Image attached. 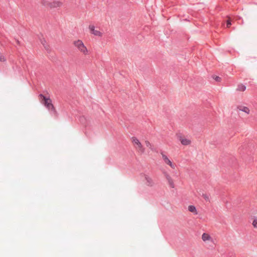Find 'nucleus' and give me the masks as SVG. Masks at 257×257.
<instances>
[{
  "mask_svg": "<svg viewBox=\"0 0 257 257\" xmlns=\"http://www.w3.org/2000/svg\"><path fill=\"white\" fill-rule=\"evenodd\" d=\"M42 4L46 7L53 9L55 8H61L63 6V3L60 0H43L42 2Z\"/></svg>",
  "mask_w": 257,
  "mask_h": 257,
  "instance_id": "f257e3e1",
  "label": "nucleus"
},
{
  "mask_svg": "<svg viewBox=\"0 0 257 257\" xmlns=\"http://www.w3.org/2000/svg\"><path fill=\"white\" fill-rule=\"evenodd\" d=\"M73 44L83 55H87L88 54V50L81 40H75L73 41Z\"/></svg>",
  "mask_w": 257,
  "mask_h": 257,
  "instance_id": "f03ea898",
  "label": "nucleus"
},
{
  "mask_svg": "<svg viewBox=\"0 0 257 257\" xmlns=\"http://www.w3.org/2000/svg\"><path fill=\"white\" fill-rule=\"evenodd\" d=\"M88 29L90 33L95 36L101 38L103 35V30L100 28L95 27L93 25H90Z\"/></svg>",
  "mask_w": 257,
  "mask_h": 257,
  "instance_id": "7ed1b4c3",
  "label": "nucleus"
},
{
  "mask_svg": "<svg viewBox=\"0 0 257 257\" xmlns=\"http://www.w3.org/2000/svg\"><path fill=\"white\" fill-rule=\"evenodd\" d=\"M39 97L41 102L43 103L48 109L51 110H55L54 107L52 103V100L49 98H47L42 94H40Z\"/></svg>",
  "mask_w": 257,
  "mask_h": 257,
  "instance_id": "20e7f679",
  "label": "nucleus"
},
{
  "mask_svg": "<svg viewBox=\"0 0 257 257\" xmlns=\"http://www.w3.org/2000/svg\"><path fill=\"white\" fill-rule=\"evenodd\" d=\"M131 141L134 147L139 153L143 154L144 153L145 148L143 147L139 139L134 137L132 138Z\"/></svg>",
  "mask_w": 257,
  "mask_h": 257,
  "instance_id": "39448f33",
  "label": "nucleus"
},
{
  "mask_svg": "<svg viewBox=\"0 0 257 257\" xmlns=\"http://www.w3.org/2000/svg\"><path fill=\"white\" fill-rule=\"evenodd\" d=\"M162 160L164 163L170 167L172 169H175L177 167L176 164L171 160L169 157L163 153H161Z\"/></svg>",
  "mask_w": 257,
  "mask_h": 257,
  "instance_id": "423d86ee",
  "label": "nucleus"
},
{
  "mask_svg": "<svg viewBox=\"0 0 257 257\" xmlns=\"http://www.w3.org/2000/svg\"><path fill=\"white\" fill-rule=\"evenodd\" d=\"M178 138L181 144L183 146H189L192 143L191 140L185 136H179L178 137Z\"/></svg>",
  "mask_w": 257,
  "mask_h": 257,
  "instance_id": "0eeeda50",
  "label": "nucleus"
},
{
  "mask_svg": "<svg viewBox=\"0 0 257 257\" xmlns=\"http://www.w3.org/2000/svg\"><path fill=\"white\" fill-rule=\"evenodd\" d=\"M144 182L147 186L152 187L155 185V183L153 179L148 175H144Z\"/></svg>",
  "mask_w": 257,
  "mask_h": 257,
  "instance_id": "6e6552de",
  "label": "nucleus"
},
{
  "mask_svg": "<svg viewBox=\"0 0 257 257\" xmlns=\"http://www.w3.org/2000/svg\"><path fill=\"white\" fill-rule=\"evenodd\" d=\"M165 176L169 187L171 188H174L175 187V182L172 177L167 173L165 174Z\"/></svg>",
  "mask_w": 257,
  "mask_h": 257,
  "instance_id": "1a4fd4ad",
  "label": "nucleus"
},
{
  "mask_svg": "<svg viewBox=\"0 0 257 257\" xmlns=\"http://www.w3.org/2000/svg\"><path fill=\"white\" fill-rule=\"evenodd\" d=\"M201 239L205 242H209L213 241L212 237L210 236V234H209L207 233H203L202 234Z\"/></svg>",
  "mask_w": 257,
  "mask_h": 257,
  "instance_id": "9d476101",
  "label": "nucleus"
},
{
  "mask_svg": "<svg viewBox=\"0 0 257 257\" xmlns=\"http://www.w3.org/2000/svg\"><path fill=\"white\" fill-rule=\"evenodd\" d=\"M236 108L237 110L244 112L246 114H249L250 113L249 108L243 105H238L237 106Z\"/></svg>",
  "mask_w": 257,
  "mask_h": 257,
  "instance_id": "9b49d317",
  "label": "nucleus"
},
{
  "mask_svg": "<svg viewBox=\"0 0 257 257\" xmlns=\"http://www.w3.org/2000/svg\"><path fill=\"white\" fill-rule=\"evenodd\" d=\"M188 210L190 212L193 213L195 215L198 214V211L197 210V209L196 207L194 205H189L188 207Z\"/></svg>",
  "mask_w": 257,
  "mask_h": 257,
  "instance_id": "f8f14e48",
  "label": "nucleus"
},
{
  "mask_svg": "<svg viewBox=\"0 0 257 257\" xmlns=\"http://www.w3.org/2000/svg\"><path fill=\"white\" fill-rule=\"evenodd\" d=\"M246 89V87L243 84H240L237 87V90L239 91H244Z\"/></svg>",
  "mask_w": 257,
  "mask_h": 257,
  "instance_id": "ddd939ff",
  "label": "nucleus"
},
{
  "mask_svg": "<svg viewBox=\"0 0 257 257\" xmlns=\"http://www.w3.org/2000/svg\"><path fill=\"white\" fill-rule=\"evenodd\" d=\"M7 60L4 54L0 52V62H5Z\"/></svg>",
  "mask_w": 257,
  "mask_h": 257,
  "instance_id": "4468645a",
  "label": "nucleus"
},
{
  "mask_svg": "<svg viewBox=\"0 0 257 257\" xmlns=\"http://www.w3.org/2000/svg\"><path fill=\"white\" fill-rule=\"evenodd\" d=\"M252 225L254 228L257 229V218L253 220Z\"/></svg>",
  "mask_w": 257,
  "mask_h": 257,
  "instance_id": "2eb2a0df",
  "label": "nucleus"
},
{
  "mask_svg": "<svg viewBox=\"0 0 257 257\" xmlns=\"http://www.w3.org/2000/svg\"><path fill=\"white\" fill-rule=\"evenodd\" d=\"M231 25V20L230 19V18H229L227 20V21H226V27L229 28Z\"/></svg>",
  "mask_w": 257,
  "mask_h": 257,
  "instance_id": "dca6fc26",
  "label": "nucleus"
},
{
  "mask_svg": "<svg viewBox=\"0 0 257 257\" xmlns=\"http://www.w3.org/2000/svg\"><path fill=\"white\" fill-rule=\"evenodd\" d=\"M145 143H146V146H147V147H149V146L151 145L149 141H146L145 142Z\"/></svg>",
  "mask_w": 257,
  "mask_h": 257,
  "instance_id": "f3484780",
  "label": "nucleus"
},
{
  "mask_svg": "<svg viewBox=\"0 0 257 257\" xmlns=\"http://www.w3.org/2000/svg\"><path fill=\"white\" fill-rule=\"evenodd\" d=\"M215 80L216 81H220V78L218 76H216L215 78Z\"/></svg>",
  "mask_w": 257,
  "mask_h": 257,
  "instance_id": "a211bd4d",
  "label": "nucleus"
}]
</instances>
